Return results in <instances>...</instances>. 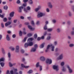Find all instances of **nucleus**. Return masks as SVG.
<instances>
[{"label":"nucleus","mask_w":74,"mask_h":74,"mask_svg":"<svg viewBox=\"0 0 74 74\" xmlns=\"http://www.w3.org/2000/svg\"><path fill=\"white\" fill-rule=\"evenodd\" d=\"M52 22L53 23H56V20L55 19H53L52 20Z\"/></svg>","instance_id":"cd10ccee"},{"label":"nucleus","mask_w":74,"mask_h":74,"mask_svg":"<svg viewBox=\"0 0 74 74\" xmlns=\"http://www.w3.org/2000/svg\"><path fill=\"white\" fill-rule=\"evenodd\" d=\"M7 55L8 56V58H9V60H10L11 59V52H8Z\"/></svg>","instance_id":"9b49d317"},{"label":"nucleus","mask_w":74,"mask_h":74,"mask_svg":"<svg viewBox=\"0 0 74 74\" xmlns=\"http://www.w3.org/2000/svg\"><path fill=\"white\" fill-rule=\"evenodd\" d=\"M0 64L1 67H3L4 66L5 64L3 62H1L0 63Z\"/></svg>","instance_id":"5701e85b"},{"label":"nucleus","mask_w":74,"mask_h":74,"mask_svg":"<svg viewBox=\"0 0 74 74\" xmlns=\"http://www.w3.org/2000/svg\"><path fill=\"white\" fill-rule=\"evenodd\" d=\"M46 11L47 12H49V8H47L46 9Z\"/></svg>","instance_id":"49530a36"},{"label":"nucleus","mask_w":74,"mask_h":74,"mask_svg":"<svg viewBox=\"0 0 74 74\" xmlns=\"http://www.w3.org/2000/svg\"><path fill=\"white\" fill-rule=\"evenodd\" d=\"M27 10H30V7L29 6H27Z\"/></svg>","instance_id":"0e129e2a"},{"label":"nucleus","mask_w":74,"mask_h":74,"mask_svg":"<svg viewBox=\"0 0 74 74\" xmlns=\"http://www.w3.org/2000/svg\"><path fill=\"white\" fill-rule=\"evenodd\" d=\"M20 19H24V17L22 16H21L20 17Z\"/></svg>","instance_id":"69168bd1"},{"label":"nucleus","mask_w":74,"mask_h":74,"mask_svg":"<svg viewBox=\"0 0 74 74\" xmlns=\"http://www.w3.org/2000/svg\"><path fill=\"white\" fill-rule=\"evenodd\" d=\"M33 70H30L27 72V73H28V74H32V73H33Z\"/></svg>","instance_id":"a878e982"},{"label":"nucleus","mask_w":74,"mask_h":74,"mask_svg":"<svg viewBox=\"0 0 74 74\" xmlns=\"http://www.w3.org/2000/svg\"><path fill=\"white\" fill-rule=\"evenodd\" d=\"M56 31L57 33H60V28H58L56 30Z\"/></svg>","instance_id":"7c9ffc66"},{"label":"nucleus","mask_w":74,"mask_h":74,"mask_svg":"<svg viewBox=\"0 0 74 74\" xmlns=\"http://www.w3.org/2000/svg\"><path fill=\"white\" fill-rule=\"evenodd\" d=\"M72 8L73 12H74V5L72 6Z\"/></svg>","instance_id":"774afa93"},{"label":"nucleus","mask_w":74,"mask_h":74,"mask_svg":"<svg viewBox=\"0 0 74 74\" xmlns=\"http://www.w3.org/2000/svg\"><path fill=\"white\" fill-rule=\"evenodd\" d=\"M71 35H74V31H72L71 32Z\"/></svg>","instance_id":"680f3d73"},{"label":"nucleus","mask_w":74,"mask_h":74,"mask_svg":"<svg viewBox=\"0 0 74 74\" xmlns=\"http://www.w3.org/2000/svg\"><path fill=\"white\" fill-rule=\"evenodd\" d=\"M30 23L31 25H35V23H34V21L33 20H32Z\"/></svg>","instance_id":"b1692460"},{"label":"nucleus","mask_w":74,"mask_h":74,"mask_svg":"<svg viewBox=\"0 0 74 74\" xmlns=\"http://www.w3.org/2000/svg\"><path fill=\"white\" fill-rule=\"evenodd\" d=\"M26 5H27V3H24L23 4V7H25L26 6Z\"/></svg>","instance_id":"37998d69"},{"label":"nucleus","mask_w":74,"mask_h":74,"mask_svg":"<svg viewBox=\"0 0 74 74\" xmlns=\"http://www.w3.org/2000/svg\"><path fill=\"white\" fill-rule=\"evenodd\" d=\"M32 35H33L32 34L29 33L27 34V36H28V37H31V36H32Z\"/></svg>","instance_id":"c9c22d12"},{"label":"nucleus","mask_w":74,"mask_h":74,"mask_svg":"<svg viewBox=\"0 0 74 74\" xmlns=\"http://www.w3.org/2000/svg\"><path fill=\"white\" fill-rule=\"evenodd\" d=\"M45 37V36L44 35V36H42L41 37H40V38H41V39H42V40H44V39Z\"/></svg>","instance_id":"052dcab7"},{"label":"nucleus","mask_w":74,"mask_h":74,"mask_svg":"<svg viewBox=\"0 0 74 74\" xmlns=\"http://www.w3.org/2000/svg\"><path fill=\"white\" fill-rule=\"evenodd\" d=\"M9 66H10V67H12V66H13V64H12V63H11L10 62H9Z\"/></svg>","instance_id":"de8ad7c7"},{"label":"nucleus","mask_w":74,"mask_h":74,"mask_svg":"<svg viewBox=\"0 0 74 74\" xmlns=\"http://www.w3.org/2000/svg\"><path fill=\"white\" fill-rule=\"evenodd\" d=\"M47 34V32L46 31L45 32L43 33V35L44 36H45Z\"/></svg>","instance_id":"5fc2aeb1"},{"label":"nucleus","mask_w":74,"mask_h":74,"mask_svg":"<svg viewBox=\"0 0 74 74\" xmlns=\"http://www.w3.org/2000/svg\"><path fill=\"white\" fill-rule=\"evenodd\" d=\"M46 62L47 63L49 64H52V60L50 59H47L46 61Z\"/></svg>","instance_id":"0eeeda50"},{"label":"nucleus","mask_w":74,"mask_h":74,"mask_svg":"<svg viewBox=\"0 0 74 74\" xmlns=\"http://www.w3.org/2000/svg\"><path fill=\"white\" fill-rule=\"evenodd\" d=\"M8 7L7 5L3 7V9L5 10H8Z\"/></svg>","instance_id":"bb28decb"},{"label":"nucleus","mask_w":74,"mask_h":74,"mask_svg":"<svg viewBox=\"0 0 74 74\" xmlns=\"http://www.w3.org/2000/svg\"><path fill=\"white\" fill-rule=\"evenodd\" d=\"M37 8L38 9V10H40V9L41 8V6H38V8Z\"/></svg>","instance_id":"13d9d810"},{"label":"nucleus","mask_w":74,"mask_h":74,"mask_svg":"<svg viewBox=\"0 0 74 74\" xmlns=\"http://www.w3.org/2000/svg\"><path fill=\"white\" fill-rule=\"evenodd\" d=\"M47 30L49 32H52L53 30V29L52 28H48L47 29Z\"/></svg>","instance_id":"aec40b11"},{"label":"nucleus","mask_w":74,"mask_h":74,"mask_svg":"<svg viewBox=\"0 0 74 74\" xmlns=\"http://www.w3.org/2000/svg\"><path fill=\"white\" fill-rule=\"evenodd\" d=\"M1 27H2V28H4V23H1Z\"/></svg>","instance_id":"a19ab883"},{"label":"nucleus","mask_w":74,"mask_h":74,"mask_svg":"<svg viewBox=\"0 0 74 74\" xmlns=\"http://www.w3.org/2000/svg\"><path fill=\"white\" fill-rule=\"evenodd\" d=\"M41 65H40V62H37L36 64V67H40Z\"/></svg>","instance_id":"412c9836"},{"label":"nucleus","mask_w":74,"mask_h":74,"mask_svg":"<svg viewBox=\"0 0 74 74\" xmlns=\"http://www.w3.org/2000/svg\"><path fill=\"white\" fill-rule=\"evenodd\" d=\"M45 15V13H42V12H40L38 13L37 15V18H41L44 16Z\"/></svg>","instance_id":"f03ea898"},{"label":"nucleus","mask_w":74,"mask_h":74,"mask_svg":"<svg viewBox=\"0 0 74 74\" xmlns=\"http://www.w3.org/2000/svg\"><path fill=\"white\" fill-rule=\"evenodd\" d=\"M4 58H0V62H4Z\"/></svg>","instance_id":"f704fd0d"},{"label":"nucleus","mask_w":74,"mask_h":74,"mask_svg":"<svg viewBox=\"0 0 74 74\" xmlns=\"http://www.w3.org/2000/svg\"><path fill=\"white\" fill-rule=\"evenodd\" d=\"M54 45L56 46V45H58V42L56 41H55L53 42Z\"/></svg>","instance_id":"2f4dec72"},{"label":"nucleus","mask_w":74,"mask_h":74,"mask_svg":"<svg viewBox=\"0 0 74 74\" xmlns=\"http://www.w3.org/2000/svg\"><path fill=\"white\" fill-rule=\"evenodd\" d=\"M34 48L37 49L38 48V45L37 44H35L34 45Z\"/></svg>","instance_id":"a18cd8bd"},{"label":"nucleus","mask_w":74,"mask_h":74,"mask_svg":"<svg viewBox=\"0 0 74 74\" xmlns=\"http://www.w3.org/2000/svg\"><path fill=\"white\" fill-rule=\"evenodd\" d=\"M22 32L21 31H20L19 32V35L20 36H22Z\"/></svg>","instance_id":"e433bc0d"},{"label":"nucleus","mask_w":74,"mask_h":74,"mask_svg":"<svg viewBox=\"0 0 74 74\" xmlns=\"http://www.w3.org/2000/svg\"><path fill=\"white\" fill-rule=\"evenodd\" d=\"M36 49L35 48H34V47L32 48L31 50V52H36Z\"/></svg>","instance_id":"393cba45"},{"label":"nucleus","mask_w":74,"mask_h":74,"mask_svg":"<svg viewBox=\"0 0 74 74\" xmlns=\"http://www.w3.org/2000/svg\"><path fill=\"white\" fill-rule=\"evenodd\" d=\"M40 60L44 62L45 60V58L44 56H41L40 58Z\"/></svg>","instance_id":"ddd939ff"},{"label":"nucleus","mask_w":74,"mask_h":74,"mask_svg":"<svg viewBox=\"0 0 74 74\" xmlns=\"http://www.w3.org/2000/svg\"><path fill=\"white\" fill-rule=\"evenodd\" d=\"M21 66L22 67H23V68H25V65L24 64H21Z\"/></svg>","instance_id":"6e6d98bb"},{"label":"nucleus","mask_w":74,"mask_h":74,"mask_svg":"<svg viewBox=\"0 0 74 74\" xmlns=\"http://www.w3.org/2000/svg\"><path fill=\"white\" fill-rule=\"evenodd\" d=\"M53 70H56V71H59V66L57 65H54L53 66Z\"/></svg>","instance_id":"20e7f679"},{"label":"nucleus","mask_w":74,"mask_h":74,"mask_svg":"<svg viewBox=\"0 0 74 74\" xmlns=\"http://www.w3.org/2000/svg\"><path fill=\"white\" fill-rule=\"evenodd\" d=\"M18 12H22V10L23 9V6H21L19 7L18 8Z\"/></svg>","instance_id":"9d476101"},{"label":"nucleus","mask_w":74,"mask_h":74,"mask_svg":"<svg viewBox=\"0 0 74 74\" xmlns=\"http://www.w3.org/2000/svg\"><path fill=\"white\" fill-rule=\"evenodd\" d=\"M67 23L68 25H70V24H71V22L70 21H68L67 22Z\"/></svg>","instance_id":"bf43d9fd"},{"label":"nucleus","mask_w":74,"mask_h":74,"mask_svg":"<svg viewBox=\"0 0 74 74\" xmlns=\"http://www.w3.org/2000/svg\"><path fill=\"white\" fill-rule=\"evenodd\" d=\"M64 62H61L60 63V65L61 66H64Z\"/></svg>","instance_id":"72a5a7b5"},{"label":"nucleus","mask_w":74,"mask_h":74,"mask_svg":"<svg viewBox=\"0 0 74 74\" xmlns=\"http://www.w3.org/2000/svg\"><path fill=\"white\" fill-rule=\"evenodd\" d=\"M12 23V21H8L6 23H5V27H7L8 25H11V23Z\"/></svg>","instance_id":"1a4fd4ad"},{"label":"nucleus","mask_w":74,"mask_h":74,"mask_svg":"<svg viewBox=\"0 0 74 74\" xmlns=\"http://www.w3.org/2000/svg\"><path fill=\"white\" fill-rule=\"evenodd\" d=\"M61 70L62 71H63V72H65L66 71V67L64 66H63L61 69Z\"/></svg>","instance_id":"2eb2a0df"},{"label":"nucleus","mask_w":74,"mask_h":74,"mask_svg":"<svg viewBox=\"0 0 74 74\" xmlns=\"http://www.w3.org/2000/svg\"><path fill=\"white\" fill-rule=\"evenodd\" d=\"M19 45H17L15 47V51L16 52L18 53V52L19 51Z\"/></svg>","instance_id":"423d86ee"},{"label":"nucleus","mask_w":74,"mask_h":74,"mask_svg":"<svg viewBox=\"0 0 74 74\" xmlns=\"http://www.w3.org/2000/svg\"><path fill=\"white\" fill-rule=\"evenodd\" d=\"M45 42L42 43V44H41L39 46L40 48H43V47H44V45H45Z\"/></svg>","instance_id":"dca6fc26"},{"label":"nucleus","mask_w":74,"mask_h":74,"mask_svg":"<svg viewBox=\"0 0 74 74\" xmlns=\"http://www.w3.org/2000/svg\"><path fill=\"white\" fill-rule=\"evenodd\" d=\"M14 12H12L10 13V15L11 17H13L14 16Z\"/></svg>","instance_id":"f3484780"},{"label":"nucleus","mask_w":74,"mask_h":74,"mask_svg":"<svg viewBox=\"0 0 74 74\" xmlns=\"http://www.w3.org/2000/svg\"><path fill=\"white\" fill-rule=\"evenodd\" d=\"M21 52L22 53H24L25 52V51H24V49H21Z\"/></svg>","instance_id":"603ef678"},{"label":"nucleus","mask_w":74,"mask_h":74,"mask_svg":"<svg viewBox=\"0 0 74 74\" xmlns=\"http://www.w3.org/2000/svg\"><path fill=\"white\" fill-rule=\"evenodd\" d=\"M48 6L50 8H52V7H53V6L52 5L51 3V2H49L48 3Z\"/></svg>","instance_id":"4468645a"},{"label":"nucleus","mask_w":74,"mask_h":74,"mask_svg":"<svg viewBox=\"0 0 74 74\" xmlns=\"http://www.w3.org/2000/svg\"><path fill=\"white\" fill-rule=\"evenodd\" d=\"M49 45V48H51V49L52 52H53L55 51V46L53 45V44H51V45Z\"/></svg>","instance_id":"39448f33"},{"label":"nucleus","mask_w":74,"mask_h":74,"mask_svg":"<svg viewBox=\"0 0 74 74\" xmlns=\"http://www.w3.org/2000/svg\"><path fill=\"white\" fill-rule=\"evenodd\" d=\"M10 72L11 74H14V72L12 70L10 71Z\"/></svg>","instance_id":"864d4df0"},{"label":"nucleus","mask_w":74,"mask_h":74,"mask_svg":"<svg viewBox=\"0 0 74 74\" xmlns=\"http://www.w3.org/2000/svg\"><path fill=\"white\" fill-rule=\"evenodd\" d=\"M58 60H62L63 59V54L61 53L60 55V56L58 57Z\"/></svg>","instance_id":"6e6552de"},{"label":"nucleus","mask_w":74,"mask_h":74,"mask_svg":"<svg viewBox=\"0 0 74 74\" xmlns=\"http://www.w3.org/2000/svg\"><path fill=\"white\" fill-rule=\"evenodd\" d=\"M3 21L4 22H5L7 21V18H3Z\"/></svg>","instance_id":"58836bf2"},{"label":"nucleus","mask_w":74,"mask_h":74,"mask_svg":"<svg viewBox=\"0 0 74 74\" xmlns=\"http://www.w3.org/2000/svg\"><path fill=\"white\" fill-rule=\"evenodd\" d=\"M68 14L70 16H71L72 15V14H71V12L70 11L68 12Z\"/></svg>","instance_id":"09e8293b"},{"label":"nucleus","mask_w":74,"mask_h":74,"mask_svg":"<svg viewBox=\"0 0 74 74\" xmlns=\"http://www.w3.org/2000/svg\"><path fill=\"white\" fill-rule=\"evenodd\" d=\"M33 40V38H29L27 40V43H25L24 44L25 48H27L29 46L31 47L33 45V42H32V40Z\"/></svg>","instance_id":"f257e3e1"},{"label":"nucleus","mask_w":74,"mask_h":74,"mask_svg":"<svg viewBox=\"0 0 74 74\" xmlns=\"http://www.w3.org/2000/svg\"><path fill=\"white\" fill-rule=\"evenodd\" d=\"M28 29L31 30H35V28H33V27L30 25H28Z\"/></svg>","instance_id":"f8f14e48"},{"label":"nucleus","mask_w":74,"mask_h":74,"mask_svg":"<svg viewBox=\"0 0 74 74\" xmlns=\"http://www.w3.org/2000/svg\"><path fill=\"white\" fill-rule=\"evenodd\" d=\"M74 46V44L73 43H71L69 45V47L70 48H72V47H73Z\"/></svg>","instance_id":"c85d7f7f"},{"label":"nucleus","mask_w":74,"mask_h":74,"mask_svg":"<svg viewBox=\"0 0 74 74\" xmlns=\"http://www.w3.org/2000/svg\"><path fill=\"white\" fill-rule=\"evenodd\" d=\"M6 38L8 41H10V38L8 34L7 35Z\"/></svg>","instance_id":"6ab92c4d"},{"label":"nucleus","mask_w":74,"mask_h":74,"mask_svg":"<svg viewBox=\"0 0 74 74\" xmlns=\"http://www.w3.org/2000/svg\"><path fill=\"white\" fill-rule=\"evenodd\" d=\"M65 67H67V68L69 71V73H72L73 72V70H72V69L70 68V66H69V65L68 64H66L65 65Z\"/></svg>","instance_id":"7ed1b4c3"},{"label":"nucleus","mask_w":74,"mask_h":74,"mask_svg":"<svg viewBox=\"0 0 74 74\" xmlns=\"http://www.w3.org/2000/svg\"><path fill=\"white\" fill-rule=\"evenodd\" d=\"M47 25H45L44 27V29L45 30H47Z\"/></svg>","instance_id":"c756f323"},{"label":"nucleus","mask_w":74,"mask_h":74,"mask_svg":"<svg viewBox=\"0 0 74 74\" xmlns=\"http://www.w3.org/2000/svg\"><path fill=\"white\" fill-rule=\"evenodd\" d=\"M13 70L14 71V73H16V71H18V69H13Z\"/></svg>","instance_id":"3c124183"},{"label":"nucleus","mask_w":74,"mask_h":74,"mask_svg":"<svg viewBox=\"0 0 74 74\" xmlns=\"http://www.w3.org/2000/svg\"><path fill=\"white\" fill-rule=\"evenodd\" d=\"M27 19L29 20V21H30L31 19H32V18L31 17V16H28L27 17Z\"/></svg>","instance_id":"c03bdc74"},{"label":"nucleus","mask_w":74,"mask_h":74,"mask_svg":"<svg viewBox=\"0 0 74 74\" xmlns=\"http://www.w3.org/2000/svg\"><path fill=\"white\" fill-rule=\"evenodd\" d=\"M47 40H49L50 39H51V36H48L47 38H46Z\"/></svg>","instance_id":"ea45409f"},{"label":"nucleus","mask_w":74,"mask_h":74,"mask_svg":"<svg viewBox=\"0 0 74 74\" xmlns=\"http://www.w3.org/2000/svg\"><path fill=\"white\" fill-rule=\"evenodd\" d=\"M6 74H10V71L9 70H7V71Z\"/></svg>","instance_id":"4d7b16f0"},{"label":"nucleus","mask_w":74,"mask_h":74,"mask_svg":"<svg viewBox=\"0 0 74 74\" xmlns=\"http://www.w3.org/2000/svg\"><path fill=\"white\" fill-rule=\"evenodd\" d=\"M49 49V45H48L47 46L46 49L45 50L46 52H47L48 51Z\"/></svg>","instance_id":"a211bd4d"},{"label":"nucleus","mask_w":74,"mask_h":74,"mask_svg":"<svg viewBox=\"0 0 74 74\" xmlns=\"http://www.w3.org/2000/svg\"><path fill=\"white\" fill-rule=\"evenodd\" d=\"M35 11H36V12H37V11H38V10H39L38 8H36L35 10H34Z\"/></svg>","instance_id":"338daca9"},{"label":"nucleus","mask_w":74,"mask_h":74,"mask_svg":"<svg viewBox=\"0 0 74 74\" xmlns=\"http://www.w3.org/2000/svg\"><path fill=\"white\" fill-rule=\"evenodd\" d=\"M27 37H25L24 38L23 40V42H26V39H27Z\"/></svg>","instance_id":"473e14b6"},{"label":"nucleus","mask_w":74,"mask_h":74,"mask_svg":"<svg viewBox=\"0 0 74 74\" xmlns=\"http://www.w3.org/2000/svg\"><path fill=\"white\" fill-rule=\"evenodd\" d=\"M34 38H37V34H35L34 35Z\"/></svg>","instance_id":"4c0bfd02"},{"label":"nucleus","mask_w":74,"mask_h":74,"mask_svg":"<svg viewBox=\"0 0 74 74\" xmlns=\"http://www.w3.org/2000/svg\"><path fill=\"white\" fill-rule=\"evenodd\" d=\"M40 22L39 20H37L36 23V24L37 26L40 25Z\"/></svg>","instance_id":"4be33fe9"},{"label":"nucleus","mask_w":74,"mask_h":74,"mask_svg":"<svg viewBox=\"0 0 74 74\" xmlns=\"http://www.w3.org/2000/svg\"><path fill=\"white\" fill-rule=\"evenodd\" d=\"M24 11L25 12H27L28 10L25 8L24 9Z\"/></svg>","instance_id":"8fccbe9b"},{"label":"nucleus","mask_w":74,"mask_h":74,"mask_svg":"<svg viewBox=\"0 0 74 74\" xmlns=\"http://www.w3.org/2000/svg\"><path fill=\"white\" fill-rule=\"evenodd\" d=\"M29 3L30 4H32L33 3L32 0H29Z\"/></svg>","instance_id":"79ce46f5"},{"label":"nucleus","mask_w":74,"mask_h":74,"mask_svg":"<svg viewBox=\"0 0 74 74\" xmlns=\"http://www.w3.org/2000/svg\"><path fill=\"white\" fill-rule=\"evenodd\" d=\"M40 71H41L42 70V66L41 65H40Z\"/></svg>","instance_id":"e2e57ef3"}]
</instances>
